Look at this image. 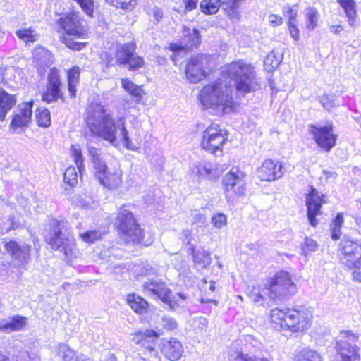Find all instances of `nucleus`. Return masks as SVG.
<instances>
[{"label": "nucleus", "mask_w": 361, "mask_h": 361, "mask_svg": "<svg viewBox=\"0 0 361 361\" xmlns=\"http://www.w3.org/2000/svg\"><path fill=\"white\" fill-rule=\"evenodd\" d=\"M87 126L92 133L97 137L107 141L111 145H116L118 138L124 147L131 151H138L142 142V130L133 128L128 130L125 116L114 118L113 114L104 106L89 113L86 118Z\"/></svg>", "instance_id": "obj_1"}, {"label": "nucleus", "mask_w": 361, "mask_h": 361, "mask_svg": "<svg viewBox=\"0 0 361 361\" xmlns=\"http://www.w3.org/2000/svg\"><path fill=\"white\" fill-rule=\"evenodd\" d=\"M198 99L204 109H212L218 113L228 114L237 109L231 87L224 85L221 80L204 86Z\"/></svg>", "instance_id": "obj_2"}, {"label": "nucleus", "mask_w": 361, "mask_h": 361, "mask_svg": "<svg viewBox=\"0 0 361 361\" xmlns=\"http://www.w3.org/2000/svg\"><path fill=\"white\" fill-rule=\"evenodd\" d=\"M270 318L275 328L279 330H288L292 333L307 331L312 324V314L305 306L294 308L271 310Z\"/></svg>", "instance_id": "obj_3"}, {"label": "nucleus", "mask_w": 361, "mask_h": 361, "mask_svg": "<svg viewBox=\"0 0 361 361\" xmlns=\"http://www.w3.org/2000/svg\"><path fill=\"white\" fill-rule=\"evenodd\" d=\"M221 76L234 82L236 90L243 94L261 88L260 79L254 67L243 60L234 61L221 68Z\"/></svg>", "instance_id": "obj_4"}, {"label": "nucleus", "mask_w": 361, "mask_h": 361, "mask_svg": "<svg viewBox=\"0 0 361 361\" xmlns=\"http://www.w3.org/2000/svg\"><path fill=\"white\" fill-rule=\"evenodd\" d=\"M59 32H63L66 36L62 37L64 44L75 51L82 50L87 44L86 42H79L74 39H85L88 30L85 20L79 13L71 12L63 14L56 21Z\"/></svg>", "instance_id": "obj_5"}, {"label": "nucleus", "mask_w": 361, "mask_h": 361, "mask_svg": "<svg viewBox=\"0 0 361 361\" xmlns=\"http://www.w3.org/2000/svg\"><path fill=\"white\" fill-rule=\"evenodd\" d=\"M49 224L51 230L45 237L46 242L52 249L63 252L66 257H72L75 243L68 222L53 219Z\"/></svg>", "instance_id": "obj_6"}, {"label": "nucleus", "mask_w": 361, "mask_h": 361, "mask_svg": "<svg viewBox=\"0 0 361 361\" xmlns=\"http://www.w3.org/2000/svg\"><path fill=\"white\" fill-rule=\"evenodd\" d=\"M114 224L118 230L121 238L126 243L138 244L141 242L142 231L132 212L125 206L119 208Z\"/></svg>", "instance_id": "obj_7"}, {"label": "nucleus", "mask_w": 361, "mask_h": 361, "mask_svg": "<svg viewBox=\"0 0 361 361\" xmlns=\"http://www.w3.org/2000/svg\"><path fill=\"white\" fill-rule=\"evenodd\" d=\"M342 254L341 262L350 269H353V279L361 282V240L351 238L342 239L339 245Z\"/></svg>", "instance_id": "obj_8"}, {"label": "nucleus", "mask_w": 361, "mask_h": 361, "mask_svg": "<svg viewBox=\"0 0 361 361\" xmlns=\"http://www.w3.org/2000/svg\"><path fill=\"white\" fill-rule=\"evenodd\" d=\"M143 292L145 295L154 299H159L163 302L169 305L171 309H175L176 306H182L187 297L183 293H178L177 296H171V291L161 279L155 278L149 279L142 284Z\"/></svg>", "instance_id": "obj_9"}, {"label": "nucleus", "mask_w": 361, "mask_h": 361, "mask_svg": "<svg viewBox=\"0 0 361 361\" xmlns=\"http://www.w3.org/2000/svg\"><path fill=\"white\" fill-rule=\"evenodd\" d=\"M264 290L271 299L281 300L289 295H293L296 292V286L287 271H280L269 281Z\"/></svg>", "instance_id": "obj_10"}, {"label": "nucleus", "mask_w": 361, "mask_h": 361, "mask_svg": "<svg viewBox=\"0 0 361 361\" xmlns=\"http://www.w3.org/2000/svg\"><path fill=\"white\" fill-rule=\"evenodd\" d=\"M358 335L350 330L341 331L336 342V353L332 361H360L355 343Z\"/></svg>", "instance_id": "obj_11"}, {"label": "nucleus", "mask_w": 361, "mask_h": 361, "mask_svg": "<svg viewBox=\"0 0 361 361\" xmlns=\"http://www.w3.org/2000/svg\"><path fill=\"white\" fill-rule=\"evenodd\" d=\"M227 138L226 132L218 125L212 123L202 133L201 146L204 150L213 154L221 152Z\"/></svg>", "instance_id": "obj_12"}, {"label": "nucleus", "mask_w": 361, "mask_h": 361, "mask_svg": "<svg viewBox=\"0 0 361 361\" xmlns=\"http://www.w3.org/2000/svg\"><path fill=\"white\" fill-rule=\"evenodd\" d=\"M247 176L238 167H233L223 178V187L226 196H242L246 191Z\"/></svg>", "instance_id": "obj_13"}, {"label": "nucleus", "mask_w": 361, "mask_h": 361, "mask_svg": "<svg viewBox=\"0 0 361 361\" xmlns=\"http://www.w3.org/2000/svg\"><path fill=\"white\" fill-rule=\"evenodd\" d=\"M4 248L18 268L26 269L31 259V245L23 242L10 240L4 241Z\"/></svg>", "instance_id": "obj_14"}, {"label": "nucleus", "mask_w": 361, "mask_h": 361, "mask_svg": "<svg viewBox=\"0 0 361 361\" xmlns=\"http://www.w3.org/2000/svg\"><path fill=\"white\" fill-rule=\"evenodd\" d=\"M62 82L59 71L51 68L47 75L46 90L42 94V99L47 104H51L61 99L64 102L63 93L61 90Z\"/></svg>", "instance_id": "obj_15"}, {"label": "nucleus", "mask_w": 361, "mask_h": 361, "mask_svg": "<svg viewBox=\"0 0 361 361\" xmlns=\"http://www.w3.org/2000/svg\"><path fill=\"white\" fill-rule=\"evenodd\" d=\"M34 102L30 101L20 104L12 114L9 128L15 133L25 131L29 126L32 114Z\"/></svg>", "instance_id": "obj_16"}, {"label": "nucleus", "mask_w": 361, "mask_h": 361, "mask_svg": "<svg viewBox=\"0 0 361 361\" xmlns=\"http://www.w3.org/2000/svg\"><path fill=\"white\" fill-rule=\"evenodd\" d=\"M163 334L161 330L146 329L143 331H138L132 335V341L139 345L149 353L152 357L159 361L158 352L156 350L157 340Z\"/></svg>", "instance_id": "obj_17"}, {"label": "nucleus", "mask_w": 361, "mask_h": 361, "mask_svg": "<svg viewBox=\"0 0 361 361\" xmlns=\"http://www.w3.org/2000/svg\"><path fill=\"white\" fill-rule=\"evenodd\" d=\"M310 133L313 135L317 145L326 152H329L336 145V136L333 133L331 123L324 126L311 125Z\"/></svg>", "instance_id": "obj_18"}, {"label": "nucleus", "mask_w": 361, "mask_h": 361, "mask_svg": "<svg viewBox=\"0 0 361 361\" xmlns=\"http://www.w3.org/2000/svg\"><path fill=\"white\" fill-rule=\"evenodd\" d=\"M135 44L129 42L120 46L116 52V62L120 64H128L130 71H135L142 67L144 61L134 52Z\"/></svg>", "instance_id": "obj_19"}, {"label": "nucleus", "mask_w": 361, "mask_h": 361, "mask_svg": "<svg viewBox=\"0 0 361 361\" xmlns=\"http://www.w3.org/2000/svg\"><path fill=\"white\" fill-rule=\"evenodd\" d=\"M95 177L101 185L109 190H116L122 184V171L120 169H109L106 164L95 171Z\"/></svg>", "instance_id": "obj_20"}, {"label": "nucleus", "mask_w": 361, "mask_h": 361, "mask_svg": "<svg viewBox=\"0 0 361 361\" xmlns=\"http://www.w3.org/2000/svg\"><path fill=\"white\" fill-rule=\"evenodd\" d=\"M208 58L205 54H197L190 58L186 66L185 74L190 82L196 83L205 78V66Z\"/></svg>", "instance_id": "obj_21"}, {"label": "nucleus", "mask_w": 361, "mask_h": 361, "mask_svg": "<svg viewBox=\"0 0 361 361\" xmlns=\"http://www.w3.org/2000/svg\"><path fill=\"white\" fill-rule=\"evenodd\" d=\"M285 169L281 162L273 159H266L257 169V176L263 181H273L281 178Z\"/></svg>", "instance_id": "obj_22"}, {"label": "nucleus", "mask_w": 361, "mask_h": 361, "mask_svg": "<svg viewBox=\"0 0 361 361\" xmlns=\"http://www.w3.org/2000/svg\"><path fill=\"white\" fill-rule=\"evenodd\" d=\"M184 47L177 44H171L169 49L173 53L171 56V60L175 62L176 54H179L181 52H185V48L190 49L197 46L200 42V35L197 29L186 28L184 27L183 31Z\"/></svg>", "instance_id": "obj_23"}, {"label": "nucleus", "mask_w": 361, "mask_h": 361, "mask_svg": "<svg viewBox=\"0 0 361 361\" xmlns=\"http://www.w3.org/2000/svg\"><path fill=\"white\" fill-rule=\"evenodd\" d=\"M323 200L322 197L314 188L307 196L306 204L307 207V218L312 226L317 225L316 216L319 214Z\"/></svg>", "instance_id": "obj_24"}, {"label": "nucleus", "mask_w": 361, "mask_h": 361, "mask_svg": "<svg viewBox=\"0 0 361 361\" xmlns=\"http://www.w3.org/2000/svg\"><path fill=\"white\" fill-rule=\"evenodd\" d=\"M161 350L168 360L177 361L183 353V347L178 339L171 338L169 340L162 341Z\"/></svg>", "instance_id": "obj_25"}, {"label": "nucleus", "mask_w": 361, "mask_h": 361, "mask_svg": "<svg viewBox=\"0 0 361 361\" xmlns=\"http://www.w3.org/2000/svg\"><path fill=\"white\" fill-rule=\"evenodd\" d=\"M191 173L198 180H216L219 177L218 172L214 166L208 162L200 161L194 164L191 167Z\"/></svg>", "instance_id": "obj_26"}, {"label": "nucleus", "mask_w": 361, "mask_h": 361, "mask_svg": "<svg viewBox=\"0 0 361 361\" xmlns=\"http://www.w3.org/2000/svg\"><path fill=\"white\" fill-rule=\"evenodd\" d=\"M28 324L26 317L15 315L0 321V331L8 334L24 329Z\"/></svg>", "instance_id": "obj_27"}, {"label": "nucleus", "mask_w": 361, "mask_h": 361, "mask_svg": "<svg viewBox=\"0 0 361 361\" xmlns=\"http://www.w3.org/2000/svg\"><path fill=\"white\" fill-rule=\"evenodd\" d=\"M32 57L36 66L41 69L48 67L53 63L51 53L42 47H38L34 49Z\"/></svg>", "instance_id": "obj_28"}, {"label": "nucleus", "mask_w": 361, "mask_h": 361, "mask_svg": "<svg viewBox=\"0 0 361 361\" xmlns=\"http://www.w3.org/2000/svg\"><path fill=\"white\" fill-rule=\"evenodd\" d=\"M16 104V96L0 88V121H4L7 113Z\"/></svg>", "instance_id": "obj_29"}, {"label": "nucleus", "mask_w": 361, "mask_h": 361, "mask_svg": "<svg viewBox=\"0 0 361 361\" xmlns=\"http://www.w3.org/2000/svg\"><path fill=\"white\" fill-rule=\"evenodd\" d=\"M127 304L138 314H144L148 310V302L135 293L128 294L126 298Z\"/></svg>", "instance_id": "obj_30"}, {"label": "nucleus", "mask_w": 361, "mask_h": 361, "mask_svg": "<svg viewBox=\"0 0 361 361\" xmlns=\"http://www.w3.org/2000/svg\"><path fill=\"white\" fill-rule=\"evenodd\" d=\"M80 68L75 66L67 71L68 91L71 97H75L80 82Z\"/></svg>", "instance_id": "obj_31"}, {"label": "nucleus", "mask_w": 361, "mask_h": 361, "mask_svg": "<svg viewBox=\"0 0 361 361\" xmlns=\"http://www.w3.org/2000/svg\"><path fill=\"white\" fill-rule=\"evenodd\" d=\"M337 1L344 10L349 25L355 26L357 17L355 1L353 0H337Z\"/></svg>", "instance_id": "obj_32"}, {"label": "nucleus", "mask_w": 361, "mask_h": 361, "mask_svg": "<svg viewBox=\"0 0 361 361\" xmlns=\"http://www.w3.org/2000/svg\"><path fill=\"white\" fill-rule=\"evenodd\" d=\"M192 259L195 264L201 268H206L212 263L210 253L205 250H196L194 245L190 247Z\"/></svg>", "instance_id": "obj_33"}, {"label": "nucleus", "mask_w": 361, "mask_h": 361, "mask_svg": "<svg viewBox=\"0 0 361 361\" xmlns=\"http://www.w3.org/2000/svg\"><path fill=\"white\" fill-rule=\"evenodd\" d=\"M319 16V13L315 8H307L304 13L305 27L309 30H314L318 25Z\"/></svg>", "instance_id": "obj_34"}, {"label": "nucleus", "mask_w": 361, "mask_h": 361, "mask_svg": "<svg viewBox=\"0 0 361 361\" xmlns=\"http://www.w3.org/2000/svg\"><path fill=\"white\" fill-rule=\"evenodd\" d=\"M18 38L26 44L33 43L38 40L39 35L32 27L21 28L16 32Z\"/></svg>", "instance_id": "obj_35"}, {"label": "nucleus", "mask_w": 361, "mask_h": 361, "mask_svg": "<svg viewBox=\"0 0 361 361\" xmlns=\"http://www.w3.org/2000/svg\"><path fill=\"white\" fill-rule=\"evenodd\" d=\"M58 355L63 359V361H92L88 357H78L66 344L59 345Z\"/></svg>", "instance_id": "obj_36"}, {"label": "nucleus", "mask_w": 361, "mask_h": 361, "mask_svg": "<svg viewBox=\"0 0 361 361\" xmlns=\"http://www.w3.org/2000/svg\"><path fill=\"white\" fill-rule=\"evenodd\" d=\"M294 361H322V357L316 350L304 348L295 354Z\"/></svg>", "instance_id": "obj_37"}, {"label": "nucleus", "mask_w": 361, "mask_h": 361, "mask_svg": "<svg viewBox=\"0 0 361 361\" xmlns=\"http://www.w3.org/2000/svg\"><path fill=\"white\" fill-rule=\"evenodd\" d=\"M87 147L95 171L106 164L105 161L102 159L99 149L93 147L90 143H87Z\"/></svg>", "instance_id": "obj_38"}, {"label": "nucleus", "mask_w": 361, "mask_h": 361, "mask_svg": "<svg viewBox=\"0 0 361 361\" xmlns=\"http://www.w3.org/2000/svg\"><path fill=\"white\" fill-rule=\"evenodd\" d=\"M123 88L129 93V94L137 98L139 100L142 98V89L140 86L134 84L128 78L121 79Z\"/></svg>", "instance_id": "obj_39"}, {"label": "nucleus", "mask_w": 361, "mask_h": 361, "mask_svg": "<svg viewBox=\"0 0 361 361\" xmlns=\"http://www.w3.org/2000/svg\"><path fill=\"white\" fill-rule=\"evenodd\" d=\"M343 223H344L343 214V213L337 214V215L333 220V221L331 224V226H330V230H331V236L332 239L338 240L340 238V236L341 235V228L343 226Z\"/></svg>", "instance_id": "obj_40"}, {"label": "nucleus", "mask_w": 361, "mask_h": 361, "mask_svg": "<svg viewBox=\"0 0 361 361\" xmlns=\"http://www.w3.org/2000/svg\"><path fill=\"white\" fill-rule=\"evenodd\" d=\"M281 60L282 56L280 54H276L274 51H271L266 56L264 61L266 70L268 72L273 71L279 66Z\"/></svg>", "instance_id": "obj_41"}, {"label": "nucleus", "mask_w": 361, "mask_h": 361, "mask_svg": "<svg viewBox=\"0 0 361 361\" xmlns=\"http://www.w3.org/2000/svg\"><path fill=\"white\" fill-rule=\"evenodd\" d=\"M221 4V0H202L200 9L205 14H214L219 11Z\"/></svg>", "instance_id": "obj_42"}, {"label": "nucleus", "mask_w": 361, "mask_h": 361, "mask_svg": "<svg viewBox=\"0 0 361 361\" xmlns=\"http://www.w3.org/2000/svg\"><path fill=\"white\" fill-rule=\"evenodd\" d=\"M106 2L117 9L132 11L135 8L137 0H106Z\"/></svg>", "instance_id": "obj_43"}, {"label": "nucleus", "mask_w": 361, "mask_h": 361, "mask_svg": "<svg viewBox=\"0 0 361 361\" xmlns=\"http://www.w3.org/2000/svg\"><path fill=\"white\" fill-rule=\"evenodd\" d=\"M71 154L74 159L75 164H76L78 171L80 173L85 170L83 156L81 148L78 145H72L71 147Z\"/></svg>", "instance_id": "obj_44"}, {"label": "nucleus", "mask_w": 361, "mask_h": 361, "mask_svg": "<svg viewBox=\"0 0 361 361\" xmlns=\"http://www.w3.org/2000/svg\"><path fill=\"white\" fill-rule=\"evenodd\" d=\"M159 326L161 327V329L157 328V330H161L163 333V331H173L176 329L178 326V324L176 321L170 316L163 315L160 317L158 322Z\"/></svg>", "instance_id": "obj_45"}, {"label": "nucleus", "mask_w": 361, "mask_h": 361, "mask_svg": "<svg viewBox=\"0 0 361 361\" xmlns=\"http://www.w3.org/2000/svg\"><path fill=\"white\" fill-rule=\"evenodd\" d=\"M36 119L38 126L44 128L49 126L51 123L50 112L47 109H39L36 113Z\"/></svg>", "instance_id": "obj_46"}, {"label": "nucleus", "mask_w": 361, "mask_h": 361, "mask_svg": "<svg viewBox=\"0 0 361 361\" xmlns=\"http://www.w3.org/2000/svg\"><path fill=\"white\" fill-rule=\"evenodd\" d=\"M79 237L84 243L92 244L101 238L102 233L96 230H90L84 232H80Z\"/></svg>", "instance_id": "obj_47"}, {"label": "nucleus", "mask_w": 361, "mask_h": 361, "mask_svg": "<svg viewBox=\"0 0 361 361\" xmlns=\"http://www.w3.org/2000/svg\"><path fill=\"white\" fill-rule=\"evenodd\" d=\"M63 180L70 186H73L78 183V173L73 166L68 167L63 174Z\"/></svg>", "instance_id": "obj_48"}, {"label": "nucleus", "mask_w": 361, "mask_h": 361, "mask_svg": "<svg viewBox=\"0 0 361 361\" xmlns=\"http://www.w3.org/2000/svg\"><path fill=\"white\" fill-rule=\"evenodd\" d=\"M248 296L257 306H264L266 302L265 298L262 295L259 287H253Z\"/></svg>", "instance_id": "obj_49"}, {"label": "nucleus", "mask_w": 361, "mask_h": 361, "mask_svg": "<svg viewBox=\"0 0 361 361\" xmlns=\"http://www.w3.org/2000/svg\"><path fill=\"white\" fill-rule=\"evenodd\" d=\"M317 249V244L314 240L306 238L304 243L301 245L302 253L305 256L315 252Z\"/></svg>", "instance_id": "obj_50"}, {"label": "nucleus", "mask_w": 361, "mask_h": 361, "mask_svg": "<svg viewBox=\"0 0 361 361\" xmlns=\"http://www.w3.org/2000/svg\"><path fill=\"white\" fill-rule=\"evenodd\" d=\"M212 224L214 228L221 229L227 224V217L223 213H216L212 216Z\"/></svg>", "instance_id": "obj_51"}, {"label": "nucleus", "mask_w": 361, "mask_h": 361, "mask_svg": "<svg viewBox=\"0 0 361 361\" xmlns=\"http://www.w3.org/2000/svg\"><path fill=\"white\" fill-rule=\"evenodd\" d=\"M76 1L82 11L89 16L92 17L94 13L93 0H74Z\"/></svg>", "instance_id": "obj_52"}, {"label": "nucleus", "mask_w": 361, "mask_h": 361, "mask_svg": "<svg viewBox=\"0 0 361 361\" xmlns=\"http://www.w3.org/2000/svg\"><path fill=\"white\" fill-rule=\"evenodd\" d=\"M320 103L323 107L328 111H330L332 108L337 106L334 97L329 95L323 96L320 99Z\"/></svg>", "instance_id": "obj_53"}, {"label": "nucleus", "mask_w": 361, "mask_h": 361, "mask_svg": "<svg viewBox=\"0 0 361 361\" xmlns=\"http://www.w3.org/2000/svg\"><path fill=\"white\" fill-rule=\"evenodd\" d=\"M191 216L192 224H203L206 221L205 216L203 214H202L199 210L192 211Z\"/></svg>", "instance_id": "obj_54"}, {"label": "nucleus", "mask_w": 361, "mask_h": 361, "mask_svg": "<svg viewBox=\"0 0 361 361\" xmlns=\"http://www.w3.org/2000/svg\"><path fill=\"white\" fill-rule=\"evenodd\" d=\"M286 9V8H283V14L288 18V23H297L296 17L298 15V11L290 7H288L287 10Z\"/></svg>", "instance_id": "obj_55"}, {"label": "nucleus", "mask_w": 361, "mask_h": 361, "mask_svg": "<svg viewBox=\"0 0 361 361\" xmlns=\"http://www.w3.org/2000/svg\"><path fill=\"white\" fill-rule=\"evenodd\" d=\"M234 361H269L268 359L265 358H257L252 357L248 356L246 354H244L241 352L237 353V355L234 360Z\"/></svg>", "instance_id": "obj_56"}, {"label": "nucleus", "mask_w": 361, "mask_h": 361, "mask_svg": "<svg viewBox=\"0 0 361 361\" xmlns=\"http://www.w3.org/2000/svg\"><path fill=\"white\" fill-rule=\"evenodd\" d=\"M269 23L272 27H277L283 23V18L279 15L270 14L268 16Z\"/></svg>", "instance_id": "obj_57"}, {"label": "nucleus", "mask_w": 361, "mask_h": 361, "mask_svg": "<svg viewBox=\"0 0 361 361\" xmlns=\"http://www.w3.org/2000/svg\"><path fill=\"white\" fill-rule=\"evenodd\" d=\"M290 35L294 40L298 41L300 38V30L297 27V23H288Z\"/></svg>", "instance_id": "obj_58"}, {"label": "nucleus", "mask_w": 361, "mask_h": 361, "mask_svg": "<svg viewBox=\"0 0 361 361\" xmlns=\"http://www.w3.org/2000/svg\"><path fill=\"white\" fill-rule=\"evenodd\" d=\"M8 224L9 226L5 228L6 232H8L11 230H15L20 226V222L16 221L13 216H10L8 219Z\"/></svg>", "instance_id": "obj_59"}, {"label": "nucleus", "mask_w": 361, "mask_h": 361, "mask_svg": "<svg viewBox=\"0 0 361 361\" xmlns=\"http://www.w3.org/2000/svg\"><path fill=\"white\" fill-rule=\"evenodd\" d=\"M180 235H181V238L183 240V241L188 244V245H191V241H192V231L190 230H188V229H185V230H183L182 231V233H180Z\"/></svg>", "instance_id": "obj_60"}, {"label": "nucleus", "mask_w": 361, "mask_h": 361, "mask_svg": "<svg viewBox=\"0 0 361 361\" xmlns=\"http://www.w3.org/2000/svg\"><path fill=\"white\" fill-rule=\"evenodd\" d=\"M152 13L153 17L157 21H159L163 18V11L162 10L157 6H154L152 8Z\"/></svg>", "instance_id": "obj_61"}, {"label": "nucleus", "mask_w": 361, "mask_h": 361, "mask_svg": "<svg viewBox=\"0 0 361 361\" xmlns=\"http://www.w3.org/2000/svg\"><path fill=\"white\" fill-rule=\"evenodd\" d=\"M185 4V8L187 11H192L197 6L198 0H183Z\"/></svg>", "instance_id": "obj_62"}, {"label": "nucleus", "mask_w": 361, "mask_h": 361, "mask_svg": "<svg viewBox=\"0 0 361 361\" xmlns=\"http://www.w3.org/2000/svg\"><path fill=\"white\" fill-rule=\"evenodd\" d=\"M342 30L343 27L341 25H331L330 27V31L334 35H339Z\"/></svg>", "instance_id": "obj_63"}, {"label": "nucleus", "mask_w": 361, "mask_h": 361, "mask_svg": "<svg viewBox=\"0 0 361 361\" xmlns=\"http://www.w3.org/2000/svg\"><path fill=\"white\" fill-rule=\"evenodd\" d=\"M104 361H117V359L114 353H108L105 355Z\"/></svg>", "instance_id": "obj_64"}]
</instances>
